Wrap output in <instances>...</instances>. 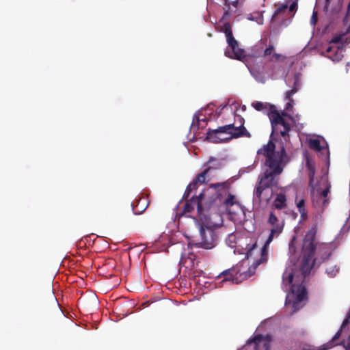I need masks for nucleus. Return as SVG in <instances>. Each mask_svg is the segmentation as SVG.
Returning <instances> with one entry per match:
<instances>
[{"label":"nucleus","mask_w":350,"mask_h":350,"mask_svg":"<svg viewBox=\"0 0 350 350\" xmlns=\"http://www.w3.org/2000/svg\"><path fill=\"white\" fill-rule=\"evenodd\" d=\"M257 154L266 157L265 165L270 169L266 170L258 177L254 199L260 202L264 191L267 189L272 190L273 187H278L280 180L278 176L282 173L289 159L284 147L282 146L280 150L275 151V145L271 140L263 145L257 151Z\"/></svg>","instance_id":"f257e3e1"},{"label":"nucleus","mask_w":350,"mask_h":350,"mask_svg":"<svg viewBox=\"0 0 350 350\" xmlns=\"http://www.w3.org/2000/svg\"><path fill=\"white\" fill-rule=\"evenodd\" d=\"M230 183L228 181L223 183H217L211 184L206 192L208 196V199L206 200L208 209L210 208L214 204H224L227 209H229L233 205L238 204L235 199V196L228 193L230 189Z\"/></svg>","instance_id":"f03ea898"},{"label":"nucleus","mask_w":350,"mask_h":350,"mask_svg":"<svg viewBox=\"0 0 350 350\" xmlns=\"http://www.w3.org/2000/svg\"><path fill=\"white\" fill-rule=\"evenodd\" d=\"M267 116L271 124V135H280L285 139L288 138L291 125L286 118L293 120L292 116L285 111H278L275 106H270V111L267 113Z\"/></svg>","instance_id":"7ed1b4c3"},{"label":"nucleus","mask_w":350,"mask_h":350,"mask_svg":"<svg viewBox=\"0 0 350 350\" xmlns=\"http://www.w3.org/2000/svg\"><path fill=\"white\" fill-rule=\"evenodd\" d=\"M317 232V225L312 226L306 232L302 245L301 261L300 264V271L306 277L310 273L312 268L317 265L313 262V245L311 239L314 237V234Z\"/></svg>","instance_id":"20e7f679"},{"label":"nucleus","mask_w":350,"mask_h":350,"mask_svg":"<svg viewBox=\"0 0 350 350\" xmlns=\"http://www.w3.org/2000/svg\"><path fill=\"white\" fill-rule=\"evenodd\" d=\"M221 31L225 33L228 48L225 51L226 56L238 59L242 62L247 60L245 51L239 47L237 40L233 36L232 31L230 23H225L221 27Z\"/></svg>","instance_id":"39448f33"},{"label":"nucleus","mask_w":350,"mask_h":350,"mask_svg":"<svg viewBox=\"0 0 350 350\" xmlns=\"http://www.w3.org/2000/svg\"><path fill=\"white\" fill-rule=\"evenodd\" d=\"M263 57L265 58V64L273 63L269 72L271 78L272 79H278V75L280 72L282 71L283 67L276 63L284 62L286 57L281 54L277 53L273 44H269L265 49L263 53Z\"/></svg>","instance_id":"423d86ee"},{"label":"nucleus","mask_w":350,"mask_h":350,"mask_svg":"<svg viewBox=\"0 0 350 350\" xmlns=\"http://www.w3.org/2000/svg\"><path fill=\"white\" fill-rule=\"evenodd\" d=\"M262 252L261 251L260 258L256 260L252 265V267H247V265H245V262H241L237 264L235 267H238L239 269V272L235 273V278H233V282L238 284L242 281L247 279L255 273V270L258 266L261 263H263L267 260V254H265L263 258Z\"/></svg>","instance_id":"0eeeda50"},{"label":"nucleus","mask_w":350,"mask_h":350,"mask_svg":"<svg viewBox=\"0 0 350 350\" xmlns=\"http://www.w3.org/2000/svg\"><path fill=\"white\" fill-rule=\"evenodd\" d=\"M316 235L317 232L314 234V237L311 239V242L314 248L312 254V257L314 258L313 262L317 263V266L319 267L324 260L329 258L331 251L328 244L316 241Z\"/></svg>","instance_id":"6e6552de"},{"label":"nucleus","mask_w":350,"mask_h":350,"mask_svg":"<svg viewBox=\"0 0 350 350\" xmlns=\"http://www.w3.org/2000/svg\"><path fill=\"white\" fill-rule=\"evenodd\" d=\"M208 195L206 190L200 193L196 197H191L189 200L188 198L185 200L187 202L183 207V211L185 213H189L194 210L195 207L197 208L198 215L200 217L203 214L204 209L208 208L206 201L204 205L202 204V200Z\"/></svg>","instance_id":"1a4fd4ad"},{"label":"nucleus","mask_w":350,"mask_h":350,"mask_svg":"<svg viewBox=\"0 0 350 350\" xmlns=\"http://www.w3.org/2000/svg\"><path fill=\"white\" fill-rule=\"evenodd\" d=\"M200 232L201 237V241L198 243L200 247L209 250L215 246L217 235L213 229L207 226H201Z\"/></svg>","instance_id":"9d476101"},{"label":"nucleus","mask_w":350,"mask_h":350,"mask_svg":"<svg viewBox=\"0 0 350 350\" xmlns=\"http://www.w3.org/2000/svg\"><path fill=\"white\" fill-rule=\"evenodd\" d=\"M234 128V123L219 126L217 129H208L206 133V139L213 143H221L230 140L228 137L221 138L219 135L222 133L230 134V130Z\"/></svg>","instance_id":"9b49d317"},{"label":"nucleus","mask_w":350,"mask_h":350,"mask_svg":"<svg viewBox=\"0 0 350 350\" xmlns=\"http://www.w3.org/2000/svg\"><path fill=\"white\" fill-rule=\"evenodd\" d=\"M271 342L270 335L256 334L247 341V344H253L255 350H270Z\"/></svg>","instance_id":"f8f14e48"},{"label":"nucleus","mask_w":350,"mask_h":350,"mask_svg":"<svg viewBox=\"0 0 350 350\" xmlns=\"http://www.w3.org/2000/svg\"><path fill=\"white\" fill-rule=\"evenodd\" d=\"M237 117L240 124L238 126H235L234 125V128H232V130H230V136L228 137V139H232L233 138H239L241 137H250V133L247 131V129L244 126V118L239 115H238Z\"/></svg>","instance_id":"ddd939ff"},{"label":"nucleus","mask_w":350,"mask_h":350,"mask_svg":"<svg viewBox=\"0 0 350 350\" xmlns=\"http://www.w3.org/2000/svg\"><path fill=\"white\" fill-rule=\"evenodd\" d=\"M300 85V77L298 75H295L293 77V85L291 90L287 91L286 92V99L288 100V102L286 105L285 110L291 111L293 108V105L294 103V100L292 96L299 90V88Z\"/></svg>","instance_id":"4468645a"},{"label":"nucleus","mask_w":350,"mask_h":350,"mask_svg":"<svg viewBox=\"0 0 350 350\" xmlns=\"http://www.w3.org/2000/svg\"><path fill=\"white\" fill-rule=\"evenodd\" d=\"M149 204L146 197H139L131 203L132 210L134 214L139 215L142 213L148 207Z\"/></svg>","instance_id":"2eb2a0df"},{"label":"nucleus","mask_w":350,"mask_h":350,"mask_svg":"<svg viewBox=\"0 0 350 350\" xmlns=\"http://www.w3.org/2000/svg\"><path fill=\"white\" fill-rule=\"evenodd\" d=\"M273 228L271 230V232L266 240L263 247L261 249V251L262 252V258H265V254H267V246L270 244V243L273 241L274 235L279 234L282 232L283 230V226L280 225L279 224H275V225H272Z\"/></svg>","instance_id":"dca6fc26"},{"label":"nucleus","mask_w":350,"mask_h":350,"mask_svg":"<svg viewBox=\"0 0 350 350\" xmlns=\"http://www.w3.org/2000/svg\"><path fill=\"white\" fill-rule=\"evenodd\" d=\"M239 271V269H238V267H235V266H234L232 268L221 272L218 277L224 276L226 277L224 280H231L233 282V278H235V273Z\"/></svg>","instance_id":"f3484780"},{"label":"nucleus","mask_w":350,"mask_h":350,"mask_svg":"<svg viewBox=\"0 0 350 350\" xmlns=\"http://www.w3.org/2000/svg\"><path fill=\"white\" fill-rule=\"evenodd\" d=\"M342 329H340L336 334L335 335L333 336V338H332V340H330L328 342H327L326 344H324L323 345H322L320 348L319 350H328L329 349H331L332 347L336 346V345H338L337 344H335L334 342L338 340L341 334H342Z\"/></svg>","instance_id":"a211bd4d"},{"label":"nucleus","mask_w":350,"mask_h":350,"mask_svg":"<svg viewBox=\"0 0 350 350\" xmlns=\"http://www.w3.org/2000/svg\"><path fill=\"white\" fill-rule=\"evenodd\" d=\"M224 16L225 17V16H228L232 14L230 5H232L235 8H237L239 0H224Z\"/></svg>","instance_id":"6ab92c4d"},{"label":"nucleus","mask_w":350,"mask_h":350,"mask_svg":"<svg viewBox=\"0 0 350 350\" xmlns=\"http://www.w3.org/2000/svg\"><path fill=\"white\" fill-rule=\"evenodd\" d=\"M308 146L310 149L317 150L318 152H320L327 146L325 142V145H321V141L319 139H310L308 141Z\"/></svg>","instance_id":"aec40b11"},{"label":"nucleus","mask_w":350,"mask_h":350,"mask_svg":"<svg viewBox=\"0 0 350 350\" xmlns=\"http://www.w3.org/2000/svg\"><path fill=\"white\" fill-rule=\"evenodd\" d=\"M286 196L283 193H279L277 195L273 205L277 209H282L286 206Z\"/></svg>","instance_id":"412c9836"},{"label":"nucleus","mask_w":350,"mask_h":350,"mask_svg":"<svg viewBox=\"0 0 350 350\" xmlns=\"http://www.w3.org/2000/svg\"><path fill=\"white\" fill-rule=\"evenodd\" d=\"M252 106L258 111H264L267 110V113L270 111V106H274L269 103H265L260 101H256L252 103Z\"/></svg>","instance_id":"4be33fe9"},{"label":"nucleus","mask_w":350,"mask_h":350,"mask_svg":"<svg viewBox=\"0 0 350 350\" xmlns=\"http://www.w3.org/2000/svg\"><path fill=\"white\" fill-rule=\"evenodd\" d=\"M329 192V187H328L325 188V189H323L321 192V193L319 196L320 200H322V210H324L327 207V204L329 202V200L327 198Z\"/></svg>","instance_id":"5701e85b"},{"label":"nucleus","mask_w":350,"mask_h":350,"mask_svg":"<svg viewBox=\"0 0 350 350\" xmlns=\"http://www.w3.org/2000/svg\"><path fill=\"white\" fill-rule=\"evenodd\" d=\"M297 207L298 209V211L300 213L301 218L304 220L306 219L308 217L307 211L305 208V200L304 199L299 200L297 202Z\"/></svg>","instance_id":"b1692460"},{"label":"nucleus","mask_w":350,"mask_h":350,"mask_svg":"<svg viewBox=\"0 0 350 350\" xmlns=\"http://www.w3.org/2000/svg\"><path fill=\"white\" fill-rule=\"evenodd\" d=\"M198 184L199 183L197 181H196L194 179L190 184H189V185L187 187L185 193L183 195V198L185 200H187V198H189L192 191L197 189V188L198 187Z\"/></svg>","instance_id":"393cba45"},{"label":"nucleus","mask_w":350,"mask_h":350,"mask_svg":"<svg viewBox=\"0 0 350 350\" xmlns=\"http://www.w3.org/2000/svg\"><path fill=\"white\" fill-rule=\"evenodd\" d=\"M339 270L340 267L336 265H329L326 268V273L329 277L334 278L339 272Z\"/></svg>","instance_id":"a878e982"},{"label":"nucleus","mask_w":350,"mask_h":350,"mask_svg":"<svg viewBox=\"0 0 350 350\" xmlns=\"http://www.w3.org/2000/svg\"><path fill=\"white\" fill-rule=\"evenodd\" d=\"M208 163L211 164V165H209L208 167H210V170L211 169H215V170L219 169L223 166V165L220 161H219L218 159L213 158V157H211L208 159Z\"/></svg>","instance_id":"bb28decb"},{"label":"nucleus","mask_w":350,"mask_h":350,"mask_svg":"<svg viewBox=\"0 0 350 350\" xmlns=\"http://www.w3.org/2000/svg\"><path fill=\"white\" fill-rule=\"evenodd\" d=\"M283 282L287 285H291L293 280V273L292 271H286L282 276Z\"/></svg>","instance_id":"cd10ccee"},{"label":"nucleus","mask_w":350,"mask_h":350,"mask_svg":"<svg viewBox=\"0 0 350 350\" xmlns=\"http://www.w3.org/2000/svg\"><path fill=\"white\" fill-rule=\"evenodd\" d=\"M210 171V167H206L204 171L198 174V176L194 178L196 181L198 183H203L205 181L206 176L207 173Z\"/></svg>","instance_id":"c85d7f7f"},{"label":"nucleus","mask_w":350,"mask_h":350,"mask_svg":"<svg viewBox=\"0 0 350 350\" xmlns=\"http://www.w3.org/2000/svg\"><path fill=\"white\" fill-rule=\"evenodd\" d=\"M307 295L306 290L304 287H301V289L296 293V300L297 301H303Z\"/></svg>","instance_id":"c756f323"},{"label":"nucleus","mask_w":350,"mask_h":350,"mask_svg":"<svg viewBox=\"0 0 350 350\" xmlns=\"http://www.w3.org/2000/svg\"><path fill=\"white\" fill-rule=\"evenodd\" d=\"M278 217L275 215L273 213H271L269 217V223L271 225H275V224H278Z\"/></svg>","instance_id":"7c9ffc66"},{"label":"nucleus","mask_w":350,"mask_h":350,"mask_svg":"<svg viewBox=\"0 0 350 350\" xmlns=\"http://www.w3.org/2000/svg\"><path fill=\"white\" fill-rule=\"evenodd\" d=\"M287 8H288L287 5H282L277 9V10L275 11V12L274 14V16H275L281 12H284Z\"/></svg>","instance_id":"2f4dec72"},{"label":"nucleus","mask_w":350,"mask_h":350,"mask_svg":"<svg viewBox=\"0 0 350 350\" xmlns=\"http://www.w3.org/2000/svg\"><path fill=\"white\" fill-rule=\"evenodd\" d=\"M297 8V3L296 2H293L289 6V12L295 13ZM294 14H293V16Z\"/></svg>","instance_id":"473e14b6"},{"label":"nucleus","mask_w":350,"mask_h":350,"mask_svg":"<svg viewBox=\"0 0 350 350\" xmlns=\"http://www.w3.org/2000/svg\"><path fill=\"white\" fill-rule=\"evenodd\" d=\"M337 345H342L343 347L345 345H349L350 346V334L348 336L347 340H342L340 342L337 343Z\"/></svg>","instance_id":"72a5a7b5"},{"label":"nucleus","mask_w":350,"mask_h":350,"mask_svg":"<svg viewBox=\"0 0 350 350\" xmlns=\"http://www.w3.org/2000/svg\"><path fill=\"white\" fill-rule=\"evenodd\" d=\"M317 22V13L313 12V14L311 17V23L315 25Z\"/></svg>","instance_id":"f704fd0d"},{"label":"nucleus","mask_w":350,"mask_h":350,"mask_svg":"<svg viewBox=\"0 0 350 350\" xmlns=\"http://www.w3.org/2000/svg\"><path fill=\"white\" fill-rule=\"evenodd\" d=\"M349 319L346 317L344 319V321H343V322H342V323L341 325L340 328L343 329L349 324Z\"/></svg>","instance_id":"c9c22d12"},{"label":"nucleus","mask_w":350,"mask_h":350,"mask_svg":"<svg viewBox=\"0 0 350 350\" xmlns=\"http://www.w3.org/2000/svg\"><path fill=\"white\" fill-rule=\"evenodd\" d=\"M329 3H330V0H325L324 10H325V11L328 10Z\"/></svg>","instance_id":"e433bc0d"},{"label":"nucleus","mask_w":350,"mask_h":350,"mask_svg":"<svg viewBox=\"0 0 350 350\" xmlns=\"http://www.w3.org/2000/svg\"><path fill=\"white\" fill-rule=\"evenodd\" d=\"M256 246V244L255 243V244H254V245H252V247H251V248L247 251V256H248L250 254V253L252 252V250H253Z\"/></svg>","instance_id":"4c0bfd02"},{"label":"nucleus","mask_w":350,"mask_h":350,"mask_svg":"<svg viewBox=\"0 0 350 350\" xmlns=\"http://www.w3.org/2000/svg\"><path fill=\"white\" fill-rule=\"evenodd\" d=\"M51 297H52V299H53L54 303L56 304L57 307L59 309V305L57 301V299L53 295H52Z\"/></svg>","instance_id":"58836bf2"},{"label":"nucleus","mask_w":350,"mask_h":350,"mask_svg":"<svg viewBox=\"0 0 350 350\" xmlns=\"http://www.w3.org/2000/svg\"><path fill=\"white\" fill-rule=\"evenodd\" d=\"M350 14V0H349V2L348 3V6H347V16H348V15Z\"/></svg>","instance_id":"ea45409f"},{"label":"nucleus","mask_w":350,"mask_h":350,"mask_svg":"<svg viewBox=\"0 0 350 350\" xmlns=\"http://www.w3.org/2000/svg\"><path fill=\"white\" fill-rule=\"evenodd\" d=\"M312 182H313V174H310V184L312 185Z\"/></svg>","instance_id":"a19ab883"},{"label":"nucleus","mask_w":350,"mask_h":350,"mask_svg":"<svg viewBox=\"0 0 350 350\" xmlns=\"http://www.w3.org/2000/svg\"><path fill=\"white\" fill-rule=\"evenodd\" d=\"M344 348L345 349V350H350V346L349 345H345V346H344Z\"/></svg>","instance_id":"79ce46f5"},{"label":"nucleus","mask_w":350,"mask_h":350,"mask_svg":"<svg viewBox=\"0 0 350 350\" xmlns=\"http://www.w3.org/2000/svg\"><path fill=\"white\" fill-rule=\"evenodd\" d=\"M291 289H292V292H293V293H295V286H294V285H293V286H291Z\"/></svg>","instance_id":"37998d69"},{"label":"nucleus","mask_w":350,"mask_h":350,"mask_svg":"<svg viewBox=\"0 0 350 350\" xmlns=\"http://www.w3.org/2000/svg\"><path fill=\"white\" fill-rule=\"evenodd\" d=\"M271 196H272V193H271L269 197H267V198L266 199V200H267V202H268V201H269V200H270V199H271Z\"/></svg>","instance_id":"c03bdc74"},{"label":"nucleus","mask_w":350,"mask_h":350,"mask_svg":"<svg viewBox=\"0 0 350 350\" xmlns=\"http://www.w3.org/2000/svg\"><path fill=\"white\" fill-rule=\"evenodd\" d=\"M195 118H196V120H197V122H198L200 121L199 117H198V116H195Z\"/></svg>","instance_id":"a18cd8bd"},{"label":"nucleus","mask_w":350,"mask_h":350,"mask_svg":"<svg viewBox=\"0 0 350 350\" xmlns=\"http://www.w3.org/2000/svg\"><path fill=\"white\" fill-rule=\"evenodd\" d=\"M347 318H349V319H350V310H349V312L348 313V314H347Z\"/></svg>","instance_id":"49530a36"},{"label":"nucleus","mask_w":350,"mask_h":350,"mask_svg":"<svg viewBox=\"0 0 350 350\" xmlns=\"http://www.w3.org/2000/svg\"><path fill=\"white\" fill-rule=\"evenodd\" d=\"M330 50H331V48H330V47H328V48H327V52H329V51H330Z\"/></svg>","instance_id":"de8ad7c7"},{"label":"nucleus","mask_w":350,"mask_h":350,"mask_svg":"<svg viewBox=\"0 0 350 350\" xmlns=\"http://www.w3.org/2000/svg\"><path fill=\"white\" fill-rule=\"evenodd\" d=\"M292 247H293V246H292V244H291V245H290V250H292Z\"/></svg>","instance_id":"09e8293b"}]
</instances>
